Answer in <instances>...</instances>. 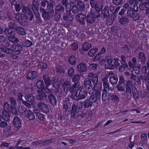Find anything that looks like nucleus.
Here are the masks:
<instances>
[{
	"label": "nucleus",
	"mask_w": 149,
	"mask_h": 149,
	"mask_svg": "<svg viewBox=\"0 0 149 149\" xmlns=\"http://www.w3.org/2000/svg\"><path fill=\"white\" fill-rule=\"evenodd\" d=\"M86 17L85 14H82L81 13L78 14L76 17L77 21L79 22L82 23V24H85V19Z\"/></svg>",
	"instance_id": "obj_15"
},
{
	"label": "nucleus",
	"mask_w": 149,
	"mask_h": 149,
	"mask_svg": "<svg viewBox=\"0 0 149 149\" xmlns=\"http://www.w3.org/2000/svg\"><path fill=\"white\" fill-rule=\"evenodd\" d=\"M28 118L30 120H32L35 118V116L33 112L30 110L27 111V113Z\"/></svg>",
	"instance_id": "obj_31"
},
{
	"label": "nucleus",
	"mask_w": 149,
	"mask_h": 149,
	"mask_svg": "<svg viewBox=\"0 0 149 149\" xmlns=\"http://www.w3.org/2000/svg\"><path fill=\"white\" fill-rule=\"evenodd\" d=\"M43 77L45 82V86L46 87H48L49 86L51 85L53 83L52 81H53L54 80L53 79L51 81L49 75L47 74H44L43 75Z\"/></svg>",
	"instance_id": "obj_14"
},
{
	"label": "nucleus",
	"mask_w": 149,
	"mask_h": 149,
	"mask_svg": "<svg viewBox=\"0 0 149 149\" xmlns=\"http://www.w3.org/2000/svg\"><path fill=\"white\" fill-rule=\"evenodd\" d=\"M98 49L95 48L91 49L88 52V55L90 56H92L97 51Z\"/></svg>",
	"instance_id": "obj_43"
},
{
	"label": "nucleus",
	"mask_w": 149,
	"mask_h": 149,
	"mask_svg": "<svg viewBox=\"0 0 149 149\" xmlns=\"http://www.w3.org/2000/svg\"><path fill=\"white\" fill-rule=\"evenodd\" d=\"M3 119L6 120H8L10 118V116L8 111L6 110H3L2 113Z\"/></svg>",
	"instance_id": "obj_29"
},
{
	"label": "nucleus",
	"mask_w": 149,
	"mask_h": 149,
	"mask_svg": "<svg viewBox=\"0 0 149 149\" xmlns=\"http://www.w3.org/2000/svg\"><path fill=\"white\" fill-rule=\"evenodd\" d=\"M16 31L18 32L19 34L21 35H24L25 34L24 29L22 27L20 26H18Z\"/></svg>",
	"instance_id": "obj_47"
},
{
	"label": "nucleus",
	"mask_w": 149,
	"mask_h": 149,
	"mask_svg": "<svg viewBox=\"0 0 149 149\" xmlns=\"http://www.w3.org/2000/svg\"><path fill=\"white\" fill-rule=\"evenodd\" d=\"M12 113L14 115L16 116L18 115V113L16 107L15 106H12L11 108Z\"/></svg>",
	"instance_id": "obj_50"
},
{
	"label": "nucleus",
	"mask_w": 149,
	"mask_h": 149,
	"mask_svg": "<svg viewBox=\"0 0 149 149\" xmlns=\"http://www.w3.org/2000/svg\"><path fill=\"white\" fill-rule=\"evenodd\" d=\"M77 4L80 9L83 10L85 8L84 4L83 1L81 0L78 1Z\"/></svg>",
	"instance_id": "obj_51"
},
{
	"label": "nucleus",
	"mask_w": 149,
	"mask_h": 149,
	"mask_svg": "<svg viewBox=\"0 0 149 149\" xmlns=\"http://www.w3.org/2000/svg\"><path fill=\"white\" fill-rule=\"evenodd\" d=\"M45 141L43 140H39L36 141L32 143L33 145L38 146L40 145H43L44 144V142Z\"/></svg>",
	"instance_id": "obj_38"
},
{
	"label": "nucleus",
	"mask_w": 149,
	"mask_h": 149,
	"mask_svg": "<svg viewBox=\"0 0 149 149\" xmlns=\"http://www.w3.org/2000/svg\"><path fill=\"white\" fill-rule=\"evenodd\" d=\"M99 12L97 11H94L93 10H91V14L93 16L95 19L100 16H102V15H101L99 13Z\"/></svg>",
	"instance_id": "obj_37"
},
{
	"label": "nucleus",
	"mask_w": 149,
	"mask_h": 149,
	"mask_svg": "<svg viewBox=\"0 0 149 149\" xmlns=\"http://www.w3.org/2000/svg\"><path fill=\"white\" fill-rule=\"evenodd\" d=\"M22 11L24 15L27 17V19L31 21L33 18V15L31 10L28 7H24Z\"/></svg>",
	"instance_id": "obj_4"
},
{
	"label": "nucleus",
	"mask_w": 149,
	"mask_h": 149,
	"mask_svg": "<svg viewBox=\"0 0 149 149\" xmlns=\"http://www.w3.org/2000/svg\"><path fill=\"white\" fill-rule=\"evenodd\" d=\"M13 124L15 126V130H18L21 126L20 120L18 117H15L13 119Z\"/></svg>",
	"instance_id": "obj_12"
},
{
	"label": "nucleus",
	"mask_w": 149,
	"mask_h": 149,
	"mask_svg": "<svg viewBox=\"0 0 149 149\" xmlns=\"http://www.w3.org/2000/svg\"><path fill=\"white\" fill-rule=\"evenodd\" d=\"M39 6L40 5L38 1H36L35 0H33L32 8L33 12L38 11L39 10Z\"/></svg>",
	"instance_id": "obj_23"
},
{
	"label": "nucleus",
	"mask_w": 149,
	"mask_h": 149,
	"mask_svg": "<svg viewBox=\"0 0 149 149\" xmlns=\"http://www.w3.org/2000/svg\"><path fill=\"white\" fill-rule=\"evenodd\" d=\"M135 12V10L133 8H129L127 10V14L129 17H132Z\"/></svg>",
	"instance_id": "obj_41"
},
{
	"label": "nucleus",
	"mask_w": 149,
	"mask_h": 149,
	"mask_svg": "<svg viewBox=\"0 0 149 149\" xmlns=\"http://www.w3.org/2000/svg\"><path fill=\"white\" fill-rule=\"evenodd\" d=\"M41 90L45 95L47 94H49L51 93V91L47 87L43 88Z\"/></svg>",
	"instance_id": "obj_60"
},
{
	"label": "nucleus",
	"mask_w": 149,
	"mask_h": 149,
	"mask_svg": "<svg viewBox=\"0 0 149 149\" xmlns=\"http://www.w3.org/2000/svg\"><path fill=\"white\" fill-rule=\"evenodd\" d=\"M40 110L45 113L49 112V109L47 106L44 103L42 102H40L37 104Z\"/></svg>",
	"instance_id": "obj_8"
},
{
	"label": "nucleus",
	"mask_w": 149,
	"mask_h": 149,
	"mask_svg": "<svg viewBox=\"0 0 149 149\" xmlns=\"http://www.w3.org/2000/svg\"><path fill=\"white\" fill-rule=\"evenodd\" d=\"M92 47L91 45L88 43H84L82 46L83 50L84 51H88Z\"/></svg>",
	"instance_id": "obj_33"
},
{
	"label": "nucleus",
	"mask_w": 149,
	"mask_h": 149,
	"mask_svg": "<svg viewBox=\"0 0 149 149\" xmlns=\"http://www.w3.org/2000/svg\"><path fill=\"white\" fill-rule=\"evenodd\" d=\"M55 14L54 16V19L57 22L59 21L60 19L61 18L62 15V14L60 13H58L55 12Z\"/></svg>",
	"instance_id": "obj_45"
},
{
	"label": "nucleus",
	"mask_w": 149,
	"mask_h": 149,
	"mask_svg": "<svg viewBox=\"0 0 149 149\" xmlns=\"http://www.w3.org/2000/svg\"><path fill=\"white\" fill-rule=\"evenodd\" d=\"M141 65H138L137 66H134L133 67V70L134 71L135 73L137 74L139 73L140 72V68Z\"/></svg>",
	"instance_id": "obj_46"
},
{
	"label": "nucleus",
	"mask_w": 149,
	"mask_h": 149,
	"mask_svg": "<svg viewBox=\"0 0 149 149\" xmlns=\"http://www.w3.org/2000/svg\"><path fill=\"white\" fill-rule=\"evenodd\" d=\"M36 85L38 88L42 89L44 88V82L41 80H39L36 83Z\"/></svg>",
	"instance_id": "obj_36"
},
{
	"label": "nucleus",
	"mask_w": 149,
	"mask_h": 149,
	"mask_svg": "<svg viewBox=\"0 0 149 149\" xmlns=\"http://www.w3.org/2000/svg\"><path fill=\"white\" fill-rule=\"evenodd\" d=\"M0 42L2 43V45L6 47L9 46L10 43L7 38H0Z\"/></svg>",
	"instance_id": "obj_28"
},
{
	"label": "nucleus",
	"mask_w": 149,
	"mask_h": 149,
	"mask_svg": "<svg viewBox=\"0 0 149 149\" xmlns=\"http://www.w3.org/2000/svg\"><path fill=\"white\" fill-rule=\"evenodd\" d=\"M40 11L42 14V17L46 20H49L50 18L53 17L49 12L47 11L45 9L42 7L40 8Z\"/></svg>",
	"instance_id": "obj_6"
},
{
	"label": "nucleus",
	"mask_w": 149,
	"mask_h": 149,
	"mask_svg": "<svg viewBox=\"0 0 149 149\" xmlns=\"http://www.w3.org/2000/svg\"><path fill=\"white\" fill-rule=\"evenodd\" d=\"M64 6H65V12H71V4L70 3L69 4H68Z\"/></svg>",
	"instance_id": "obj_59"
},
{
	"label": "nucleus",
	"mask_w": 149,
	"mask_h": 149,
	"mask_svg": "<svg viewBox=\"0 0 149 149\" xmlns=\"http://www.w3.org/2000/svg\"><path fill=\"white\" fill-rule=\"evenodd\" d=\"M138 56L141 63H145L146 62V58L144 54L142 52H139Z\"/></svg>",
	"instance_id": "obj_32"
},
{
	"label": "nucleus",
	"mask_w": 149,
	"mask_h": 149,
	"mask_svg": "<svg viewBox=\"0 0 149 149\" xmlns=\"http://www.w3.org/2000/svg\"><path fill=\"white\" fill-rule=\"evenodd\" d=\"M80 79V76L79 75L77 74H75L73 78L72 79V81L74 82H77L79 81Z\"/></svg>",
	"instance_id": "obj_55"
},
{
	"label": "nucleus",
	"mask_w": 149,
	"mask_h": 149,
	"mask_svg": "<svg viewBox=\"0 0 149 149\" xmlns=\"http://www.w3.org/2000/svg\"><path fill=\"white\" fill-rule=\"evenodd\" d=\"M10 54L14 53L17 55L20 54L23 49L22 46L18 44L17 45H13L10 47Z\"/></svg>",
	"instance_id": "obj_3"
},
{
	"label": "nucleus",
	"mask_w": 149,
	"mask_h": 149,
	"mask_svg": "<svg viewBox=\"0 0 149 149\" xmlns=\"http://www.w3.org/2000/svg\"><path fill=\"white\" fill-rule=\"evenodd\" d=\"M141 139L143 142H145L147 140V136L146 134H142L141 136Z\"/></svg>",
	"instance_id": "obj_63"
},
{
	"label": "nucleus",
	"mask_w": 149,
	"mask_h": 149,
	"mask_svg": "<svg viewBox=\"0 0 149 149\" xmlns=\"http://www.w3.org/2000/svg\"><path fill=\"white\" fill-rule=\"evenodd\" d=\"M33 91L32 89L31 88L26 89L24 91L25 93V95H32V92Z\"/></svg>",
	"instance_id": "obj_62"
},
{
	"label": "nucleus",
	"mask_w": 149,
	"mask_h": 149,
	"mask_svg": "<svg viewBox=\"0 0 149 149\" xmlns=\"http://www.w3.org/2000/svg\"><path fill=\"white\" fill-rule=\"evenodd\" d=\"M130 76V78L132 80L134 81L137 82L139 81V79H138V77L133 73H131Z\"/></svg>",
	"instance_id": "obj_56"
},
{
	"label": "nucleus",
	"mask_w": 149,
	"mask_h": 149,
	"mask_svg": "<svg viewBox=\"0 0 149 149\" xmlns=\"http://www.w3.org/2000/svg\"><path fill=\"white\" fill-rule=\"evenodd\" d=\"M15 18L22 25H25L26 22H27L26 20L28 19L24 15H21V16H16Z\"/></svg>",
	"instance_id": "obj_11"
},
{
	"label": "nucleus",
	"mask_w": 149,
	"mask_h": 149,
	"mask_svg": "<svg viewBox=\"0 0 149 149\" xmlns=\"http://www.w3.org/2000/svg\"><path fill=\"white\" fill-rule=\"evenodd\" d=\"M94 86L93 88V91H101L102 90V84L101 83H97L95 84H93Z\"/></svg>",
	"instance_id": "obj_24"
},
{
	"label": "nucleus",
	"mask_w": 149,
	"mask_h": 149,
	"mask_svg": "<svg viewBox=\"0 0 149 149\" xmlns=\"http://www.w3.org/2000/svg\"><path fill=\"white\" fill-rule=\"evenodd\" d=\"M37 76V74L35 71L29 72L27 74V78L28 79H35Z\"/></svg>",
	"instance_id": "obj_20"
},
{
	"label": "nucleus",
	"mask_w": 149,
	"mask_h": 149,
	"mask_svg": "<svg viewBox=\"0 0 149 149\" xmlns=\"http://www.w3.org/2000/svg\"><path fill=\"white\" fill-rule=\"evenodd\" d=\"M8 26L10 29H13L16 31L18 26L14 22H10L8 23Z\"/></svg>",
	"instance_id": "obj_34"
},
{
	"label": "nucleus",
	"mask_w": 149,
	"mask_h": 149,
	"mask_svg": "<svg viewBox=\"0 0 149 149\" xmlns=\"http://www.w3.org/2000/svg\"><path fill=\"white\" fill-rule=\"evenodd\" d=\"M87 66L84 63H80L77 66V68L78 71L80 73L86 71Z\"/></svg>",
	"instance_id": "obj_16"
},
{
	"label": "nucleus",
	"mask_w": 149,
	"mask_h": 149,
	"mask_svg": "<svg viewBox=\"0 0 149 149\" xmlns=\"http://www.w3.org/2000/svg\"><path fill=\"white\" fill-rule=\"evenodd\" d=\"M71 87L70 83L68 81H65L63 85L64 91L66 93L70 91Z\"/></svg>",
	"instance_id": "obj_21"
},
{
	"label": "nucleus",
	"mask_w": 149,
	"mask_h": 149,
	"mask_svg": "<svg viewBox=\"0 0 149 149\" xmlns=\"http://www.w3.org/2000/svg\"><path fill=\"white\" fill-rule=\"evenodd\" d=\"M103 15V18H107L109 16V9L107 6H105L104 9L102 10L101 15Z\"/></svg>",
	"instance_id": "obj_19"
},
{
	"label": "nucleus",
	"mask_w": 149,
	"mask_h": 149,
	"mask_svg": "<svg viewBox=\"0 0 149 149\" xmlns=\"http://www.w3.org/2000/svg\"><path fill=\"white\" fill-rule=\"evenodd\" d=\"M25 98L26 101L31 103L32 105L36 104V102L35 100V97L32 94L26 96Z\"/></svg>",
	"instance_id": "obj_13"
},
{
	"label": "nucleus",
	"mask_w": 149,
	"mask_h": 149,
	"mask_svg": "<svg viewBox=\"0 0 149 149\" xmlns=\"http://www.w3.org/2000/svg\"><path fill=\"white\" fill-rule=\"evenodd\" d=\"M132 93L135 99H137L140 97V95L138 91L136 88L133 89Z\"/></svg>",
	"instance_id": "obj_42"
},
{
	"label": "nucleus",
	"mask_w": 149,
	"mask_h": 149,
	"mask_svg": "<svg viewBox=\"0 0 149 149\" xmlns=\"http://www.w3.org/2000/svg\"><path fill=\"white\" fill-rule=\"evenodd\" d=\"M83 87L81 86L80 87L79 86L78 87L77 84V83H75L72 85V87H71L70 92L72 93H74L75 92H77V91L79 90H82Z\"/></svg>",
	"instance_id": "obj_17"
},
{
	"label": "nucleus",
	"mask_w": 149,
	"mask_h": 149,
	"mask_svg": "<svg viewBox=\"0 0 149 149\" xmlns=\"http://www.w3.org/2000/svg\"><path fill=\"white\" fill-rule=\"evenodd\" d=\"M55 12L63 14L65 12V8L60 3L57 5L55 8Z\"/></svg>",
	"instance_id": "obj_18"
},
{
	"label": "nucleus",
	"mask_w": 149,
	"mask_h": 149,
	"mask_svg": "<svg viewBox=\"0 0 149 149\" xmlns=\"http://www.w3.org/2000/svg\"><path fill=\"white\" fill-rule=\"evenodd\" d=\"M135 84L136 82L135 81L133 82L130 80H129L127 82L126 87L132 88Z\"/></svg>",
	"instance_id": "obj_49"
},
{
	"label": "nucleus",
	"mask_w": 149,
	"mask_h": 149,
	"mask_svg": "<svg viewBox=\"0 0 149 149\" xmlns=\"http://www.w3.org/2000/svg\"><path fill=\"white\" fill-rule=\"evenodd\" d=\"M141 4H142L144 7L146 8L149 7V2L146 0L141 1Z\"/></svg>",
	"instance_id": "obj_53"
},
{
	"label": "nucleus",
	"mask_w": 149,
	"mask_h": 149,
	"mask_svg": "<svg viewBox=\"0 0 149 149\" xmlns=\"http://www.w3.org/2000/svg\"><path fill=\"white\" fill-rule=\"evenodd\" d=\"M113 59L112 58H107V62L108 63V67L107 69H112L114 67L113 64H112Z\"/></svg>",
	"instance_id": "obj_35"
},
{
	"label": "nucleus",
	"mask_w": 149,
	"mask_h": 149,
	"mask_svg": "<svg viewBox=\"0 0 149 149\" xmlns=\"http://www.w3.org/2000/svg\"><path fill=\"white\" fill-rule=\"evenodd\" d=\"M84 85L88 90V92L90 94L93 93V85L90 79H86L84 81Z\"/></svg>",
	"instance_id": "obj_5"
},
{
	"label": "nucleus",
	"mask_w": 149,
	"mask_h": 149,
	"mask_svg": "<svg viewBox=\"0 0 149 149\" xmlns=\"http://www.w3.org/2000/svg\"><path fill=\"white\" fill-rule=\"evenodd\" d=\"M112 17V18L111 17V18L109 17L106 21V24L108 25H112L114 21V18H113V16Z\"/></svg>",
	"instance_id": "obj_54"
},
{
	"label": "nucleus",
	"mask_w": 149,
	"mask_h": 149,
	"mask_svg": "<svg viewBox=\"0 0 149 149\" xmlns=\"http://www.w3.org/2000/svg\"><path fill=\"white\" fill-rule=\"evenodd\" d=\"M108 99L109 100H112L114 101H118L119 100V97L116 95H114L113 93L109 94Z\"/></svg>",
	"instance_id": "obj_27"
},
{
	"label": "nucleus",
	"mask_w": 149,
	"mask_h": 149,
	"mask_svg": "<svg viewBox=\"0 0 149 149\" xmlns=\"http://www.w3.org/2000/svg\"><path fill=\"white\" fill-rule=\"evenodd\" d=\"M116 86L118 91L121 92L125 90V88L122 86L121 84H118Z\"/></svg>",
	"instance_id": "obj_61"
},
{
	"label": "nucleus",
	"mask_w": 149,
	"mask_h": 149,
	"mask_svg": "<svg viewBox=\"0 0 149 149\" xmlns=\"http://www.w3.org/2000/svg\"><path fill=\"white\" fill-rule=\"evenodd\" d=\"M36 98L40 100H43L44 97H46L47 95H45L43 92L41 90H38L37 91Z\"/></svg>",
	"instance_id": "obj_22"
},
{
	"label": "nucleus",
	"mask_w": 149,
	"mask_h": 149,
	"mask_svg": "<svg viewBox=\"0 0 149 149\" xmlns=\"http://www.w3.org/2000/svg\"><path fill=\"white\" fill-rule=\"evenodd\" d=\"M62 14L63 20L64 21H73L74 19L71 12H65Z\"/></svg>",
	"instance_id": "obj_9"
},
{
	"label": "nucleus",
	"mask_w": 149,
	"mask_h": 149,
	"mask_svg": "<svg viewBox=\"0 0 149 149\" xmlns=\"http://www.w3.org/2000/svg\"><path fill=\"white\" fill-rule=\"evenodd\" d=\"M71 110V117L73 118H77L80 116L82 114V112L79 110L77 106L73 104L72 105Z\"/></svg>",
	"instance_id": "obj_1"
},
{
	"label": "nucleus",
	"mask_w": 149,
	"mask_h": 149,
	"mask_svg": "<svg viewBox=\"0 0 149 149\" xmlns=\"http://www.w3.org/2000/svg\"><path fill=\"white\" fill-rule=\"evenodd\" d=\"M113 3L116 5H120L123 3V0H112Z\"/></svg>",
	"instance_id": "obj_57"
},
{
	"label": "nucleus",
	"mask_w": 149,
	"mask_h": 149,
	"mask_svg": "<svg viewBox=\"0 0 149 149\" xmlns=\"http://www.w3.org/2000/svg\"><path fill=\"white\" fill-rule=\"evenodd\" d=\"M86 21L88 24H93L95 21V19L91 15H88L86 17Z\"/></svg>",
	"instance_id": "obj_25"
},
{
	"label": "nucleus",
	"mask_w": 149,
	"mask_h": 149,
	"mask_svg": "<svg viewBox=\"0 0 149 149\" xmlns=\"http://www.w3.org/2000/svg\"><path fill=\"white\" fill-rule=\"evenodd\" d=\"M121 64L125 66V67H127L128 65L126 63L125 61V56L123 55L121 56Z\"/></svg>",
	"instance_id": "obj_58"
},
{
	"label": "nucleus",
	"mask_w": 149,
	"mask_h": 149,
	"mask_svg": "<svg viewBox=\"0 0 149 149\" xmlns=\"http://www.w3.org/2000/svg\"><path fill=\"white\" fill-rule=\"evenodd\" d=\"M97 68V65L96 64H93L90 65L89 66V69L91 70H96Z\"/></svg>",
	"instance_id": "obj_64"
},
{
	"label": "nucleus",
	"mask_w": 149,
	"mask_h": 149,
	"mask_svg": "<svg viewBox=\"0 0 149 149\" xmlns=\"http://www.w3.org/2000/svg\"><path fill=\"white\" fill-rule=\"evenodd\" d=\"M75 95L77 97H78L77 98V100L84 99L87 96V91H81V90L80 89L79 93L78 94L77 92H76L75 93Z\"/></svg>",
	"instance_id": "obj_10"
},
{
	"label": "nucleus",
	"mask_w": 149,
	"mask_h": 149,
	"mask_svg": "<svg viewBox=\"0 0 149 149\" xmlns=\"http://www.w3.org/2000/svg\"><path fill=\"white\" fill-rule=\"evenodd\" d=\"M118 81V78L116 76L111 77L110 78V81L112 85H116Z\"/></svg>",
	"instance_id": "obj_30"
},
{
	"label": "nucleus",
	"mask_w": 149,
	"mask_h": 149,
	"mask_svg": "<svg viewBox=\"0 0 149 149\" xmlns=\"http://www.w3.org/2000/svg\"><path fill=\"white\" fill-rule=\"evenodd\" d=\"M48 98L50 102L54 106L56 104V100L55 97L52 94H50L48 96Z\"/></svg>",
	"instance_id": "obj_26"
},
{
	"label": "nucleus",
	"mask_w": 149,
	"mask_h": 149,
	"mask_svg": "<svg viewBox=\"0 0 149 149\" xmlns=\"http://www.w3.org/2000/svg\"><path fill=\"white\" fill-rule=\"evenodd\" d=\"M76 59L74 56H71L69 58V62L72 65H74L76 63Z\"/></svg>",
	"instance_id": "obj_39"
},
{
	"label": "nucleus",
	"mask_w": 149,
	"mask_h": 149,
	"mask_svg": "<svg viewBox=\"0 0 149 149\" xmlns=\"http://www.w3.org/2000/svg\"><path fill=\"white\" fill-rule=\"evenodd\" d=\"M38 66L39 68H40L42 70L45 69L47 68V65L46 63L42 62L38 64Z\"/></svg>",
	"instance_id": "obj_48"
},
{
	"label": "nucleus",
	"mask_w": 149,
	"mask_h": 149,
	"mask_svg": "<svg viewBox=\"0 0 149 149\" xmlns=\"http://www.w3.org/2000/svg\"><path fill=\"white\" fill-rule=\"evenodd\" d=\"M88 77L92 81L93 84L98 83V76L96 74H94L92 72H90L88 73Z\"/></svg>",
	"instance_id": "obj_7"
},
{
	"label": "nucleus",
	"mask_w": 149,
	"mask_h": 149,
	"mask_svg": "<svg viewBox=\"0 0 149 149\" xmlns=\"http://www.w3.org/2000/svg\"><path fill=\"white\" fill-rule=\"evenodd\" d=\"M96 101V98L94 95H91L89 98L87 99L84 102L83 105L85 108H88L92 107L93 104Z\"/></svg>",
	"instance_id": "obj_2"
},
{
	"label": "nucleus",
	"mask_w": 149,
	"mask_h": 149,
	"mask_svg": "<svg viewBox=\"0 0 149 149\" xmlns=\"http://www.w3.org/2000/svg\"><path fill=\"white\" fill-rule=\"evenodd\" d=\"M71 11L73 13H77L79 10V8L76 5H74L71 8Z\"/></svg>",
	"instance_id": "obj_40"
},
{
	"label": "nucleus",
	"mask_w": 149,
	"mask_h": 149,
	"mask_svg": "<svg viewBox=\"0 0 149 149\" xmlns=\"http://www.w3.org/2000/svg\"><path fill=\"white\" fill-rule=\"evenodd\" d=\"M74 73V70L72 68L69 69L68 71V76L69 77H72Z\"/></svg>",
	"instance_id": "obj_52"
},
{
	"label": "nucleus",
	"mask_w": 149,
	"mask_h": 149,
	"mask_svg": "<svg viewBox=\"0 0 149 149\" xmlns=\"http://www.w3.org/2000/svg\"><path fill=\"white\" fill-rule=\"evenodd\" d=\"M119 22L120 24L124 25L126 23H128L129 22V20L127 18L124 17L121 18Z\"/></svg>",
	"instance_id": "obj_44"
}]
</instances>
